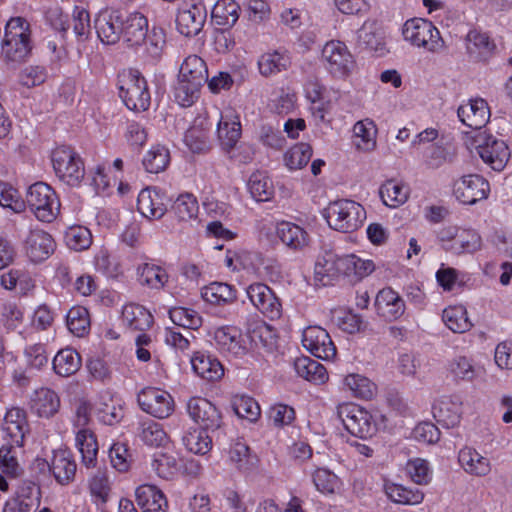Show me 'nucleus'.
Listing matches in <instances>:
<instances>
[{"mask_svg":"<svg viewBox=\"0 0 512 512\" xmlns=\"http://www.w3.org/2000/svg\"><path fill=\"white\" fill-rule=\"evenodd\" d=\"M312 147L307 143H298L284 154L285 165L290 170L301 169L312 157Z\"/></svg>","mask_w":512,"mask_h":512,"instance_id":"13d9d810","label":"nucleus"},{"mask_svg":"<svg viewBox=\"0 0 512 512\" xmlns=\"http://www.w3.org/2000/svg\"><path fill=\"white\" fill-rule=\"evenodd\" d=\"M467 52L474 61H487L494 53L496 45L486 33L472 30L467 34Z\"/></svg>","mask_w":512,"mask_h":512,"instance_id":"c85d7f7f","label":"nucleus"},{"mask_svg":"<svg viewBox=\"0 0 512 512\" xmlns=\"http://www.w3.org/2000/svg\"><path fill=\"white\" fill-rule=\"evenodd\" d=\"M202 298L214 305H224L236 300V290L233 286L223 282H213L201 290Z\"/></svg>","mask_w":512,"mask_h":512,"instance_id":"4c0bfd02","label":"nucleus"},{"mask_svg":"<svg viewBox=\"0 0 512 512\" xmlns=\"http://www.w3.org/2000/svg\"><path fill=\"white\" fill-rule=\"evenodd\" d=\"M462 404L459 395L443 397L433 406L434 417L447 428L454 427L460 422Z\"/></svg>","mask_w":512,"mask_h":512,"instance_id":"b1692460","label":"nucleus"},{"mask_svg":"<svg viewBox=\"0 0 512 512\" xmlns=\"http://www.w3.org/2000/svg\"><path fill=\"white\" fill-rule=\"evenodd\" d=\"M32 409L40 417L49 418L58 412L60 407V399L58 395L49 388H41L36 390L31 398Z\"/></svg>","mask_w":512,"mask_h":512,"instance_id":"f704fd0d","label":"nucleus"},{"mask_svg":"<svg viewBox=\"0 0 512 512\" xmlns=\"http://www.w3.org/2000/svg\"><path fill=\"white\" fill-rule=\"evenodd\" d=\"M247 296L252 304L271 320L278 319L281 316V302L266 284L253 283L249 285Z\"/></svg>","mask_w":512,"mask_h":512,"instance_id":"4468645a","label":"nucleus"},{"mask_svg":"<svg viewBox=\"0 0 512 512\" xmlns=\"http://www.w3.org/2000/svg\"><path fill=\"white\" fill-rule=\"evenodd\" d=\"M403 37L411 44L424 47L428 51L435 52L443 47V40L439 30L431 21L414 18L407 20L403 26Z\"/></svg>","mask_w":512,"mask_h":512,"instance_id":"0eeeda50","label":"nucleus"},{"mask_svg":"<svg viewBox=\"0 0 512 512\" xmlns=\"http://www.w3.org/2000/svg\"><path fill=\"white\" fill-rule=\"evenodd\" d=\"M208 80L206 63L197 55L185 58L180 66L174 86V98L182 107H190L200 95V89Z\"/></svg>","mask_w":512,"mask_h":512,"instance_id":"f257e3e1","label":"nucleus"},{"mask_svg":"<svg viewBox=\"0 0 512 512\" xmlns=\"http://www.w3.org/2000/svg\"><path fill=\"white\" fill-rule=\"evenodd\" d=\"M138 436L149 446L159 447L166 443L167 434L160 423L146 419L139 422Z\"/></svg>","mask_w":512,"mask_h":512,"instance_id":"de8ad7c7","label":"nucleus"},{"mask_svg":"<svg viewBox=\"0 0 512 512\" xmlns=\"http://www.w3.org/2000/svg\"><path fill=\"white\" fill-rule=\"evenodd\" d=\"M194 372L207 381H217L224 375L220 361L212 355L197 352L191 359Z\"/></svg>","mask_w":512,"mask_h":512,"instance_id":"c756f323","label":"nucleus"},{"mask_svg":"<svg viewBox=\"0 0 512 512\" xmlns=\"http://www.w3.org/2000/svg\"><path fill=\"white\" fill-rule=\"evenodd\" d=\"M298 376L315 383H323L328 378L325 367L309 357H299L294 361Z\"/></svg>","mask_w":512,"mask_h":512,"instance_id":"ea45409f","label":"nucleus"},{"mask_svg":"<svg viewBox=\"0 0 512 512\" xmlns=\"http://www.w3.org/2000/svg\"><path fill=\"white\" fill-rule=\"evenodd\" d=\"M322 58L327 70L335 77L347 76L354 67L353 56L341 41L327 42L322 49Z\"/></svg>","mask_w":512,"mask_h":512,"instance_id":"9b49d317","label":"nucleus"},{"mask_svg":"<svg viewBox=\"0 0 512 512\" xmlns=\"http://www.w3.org/2000/svg\"><path fill=\"white\" fill-rule=\"evenodd\" d=\"M122 37L129 46L141 45L147 37L148 20L139 13L133 12L123 17Z\"/></svg>","mask_w":512,"mask_h":512,"instance_id":"393cba45","label":"nucleus"},{"mask_svg":"<svg viewBox=\"0 0 512 512\" xmlns=\"http://www.w3.org/2000/svg\"><path fill=\"white\" fill-rule=\"evenodd\" d=\"M240 6L234 0H218L212 9V18L216 24L231 28L239 19Z\"/></svg>","mask_w":512,"mask_h":512,"instance_id":"a19ab883","label":"nucleus"},{"mask_svg":"<svg viewBox=\"0 0 512 512\" xmlns=\"http://www.w3.org/2000/svg\"><path fill=\"white\" fill-rule=\"evenodd\" d=\"M26 203L42 222H52L60 212L61 204L56 192L44 182H36L28 188Z\"/></svg>","mask_w":512,"mask_h":512,"instance_id":"7ed1b4c3","label":"nucleus"},{"mask_svg":"<svg viewBox=\"0 0 512 512\" xmlns=\"http://www.w3.org/2000/svg\"><path fill=\"white\" fill-rule=\"evenodd\" d=\"M291 61L286 51L275 50L264 53L258 60L259 72L262 76L269 77L285 71Z\"/></svg>","mask_w":512,"mask_h":512,"instance_id":"72a5a7b5","label":"nucleus"},{"mask_svg":"<svg viewBox=\"0 0 512 512\" xmlns=\"http://www.w3.org/2000/svg\"><path fill=\"white\" fill-rule=\"evenodd\" d=\"M170 162L169 150L162 146H153L144 156L142 164L149 173H160L164 171Z\"/></svg>","mask_w":512,"mask_h":512,"instance_id":"3c124183","label":"nucleus"},{"mask_svg":"<svg viewBox=\"0 0 512 512\" xmlns=\"http://www.w3.org/2000/svg\"><path fill=\"white\" fill-rule=\"evenodd\" d=\"M248 189L256 201H268L274 193L271 180L263 172H255L250 176Z\"/></svg>","mask_w":512,"mask_h":512,"instance_id":"5fc2aeb1","label":"nucleus"},{"mask_svg":"<svg viewBox=\"0 0 512 512\" xmlns=\"http://www.w3.org/2000/svg\"><path fill=\"white\" fill-rule=\"evenodd\" d=\"M44 464L49 467V470L59 484L67 485L74 480L77 464L69 451H55L51 462H44Z\"/></svg>","mask_w":512,"mask_h":512,"instance_id":"5701e85b","label":"nucleus"},{"mask_svg":"<svg viewBox=\"0 0 512 512\" xmlns=\"http://www.w3.org/2000/svg\"><path fill=\"white\" fill-rule=\"evenodd\" d=\"M20 447L12 441H7L0 447V470L6 477L16 479L24 473L18 460Z\"/></svg>","mask_w":512,"mask_h":512,"instance_id":"473e14b6","label":"nucleus"},{"mask_svg":"<svg viewBox=\"0 0 512 512\" xmlns=\"http://www.w3.org/2000/svg\"><path fill=\"white\" fill-rule=\"evenodd\" d=\"M123 323L133 331L144 332L153 324L152 314L142 305L130 303L123 307Z\"/></svg>","mask_w":512,"mask_h":512,"instance_id":"7c9ffc66","label":"nucleus"},{"mask_svg":"<svg viewBox=\"0 0 512 512\" xmlns=\"http://www.w3.org/2000/svg\"><path fill=\"white\" fill-rule=\"evenodd\" d=\"M52 236L40 229L30 230L25 240V252L34 263L42 262L50 257L55 250Z\"/></svg>","mask_w":512,"mask_h":512,"instance_id":"f3484780","label":"nucleus"},{"mask_svg":"<svg viewBox=\"0 0 512 512\" xmlns=\"http://www.w3.org/2000/svg\"><path fill=\"white\" fill-rule=\"evenodd\" d=\"M208 432L201 428L187 431L182 437V442L188 451L204 455L210 451L212 445V437L207 434Z\"/></svg>","mask_w":512,"mask_h":512,"instance_id":"8fccbe9b","label":"nucleus"},{"mask_svg":"<svg viewBox=\"0 0 512 512\" xmlns=\"http://www.w3.org/2000/svg\"><path fill=\"white\" fill-rule=\"evenodd\" d=\"M65 242L70 249L83 251L92 244V235L84 226H72L65 233Z\"/></svg>","mask_w":512,"mask_h":512,"instance_id":"680f3d73","label":"nucleus"},{"mask_svg":"<svg viewBox=\"0 0 512 512\" xmlns=\"http://www.w3.org/2000/svg\"><path fill=\"white\" fill-rule=\"evenodd\" d=\"M205 20V7L202 4H192L188 8L179 10L176 17V25L182 35L192 37L201 31Z\"/></svg>","mask_w":512,"mask_h":512,"instance_id":"aec40b11","label":"nucleus"},{"mask_svg":"<svg viewBox=\"0 0 512 512\" xmlns=\"http://www.w3.org/2000/svg\"><path fill=\"white\" fill-rule=\"evenodd\" d=\"M385 493L391 501L404 505L420 504L424 499V493L419 489L412 490L397 484L386 485Z\"/></svg>","mask_w":512,"mask_h":512,"instance_id":"09e8293b","label":"nucleus"},{"mask_svg":"<svg viewBox=\"0 0 512 512\" xmlns=\"http://www.w3.org/2000/svg\"><path fill=\"white\" fill-rule=\"evenodd\" d=\"M198 209L196 198L190 193H185L178 196L174 201L170 213L179 221H188L197 216Z\"/></svg>","mask_w":512,"mask_h":512,"instance_id":"6e6d98bb","label":"nucleus"},{"mask_svg":"<svg viewBox=\"0 0 512 512\" xmlns=\"http://www.w3.org/2000/svg\"><path fill=\"white\" fill-rule=\"evenodd\" d=\"M66 325L75 336H84L90 328L88 310L83 306L72 307L66 315Z\"/></svg>","mask_w":512,"mask_h":512,"instance_id":"864d4df0","label":"nucleus"},{"mask_svg":"<svg viewBox=\"0 0 512 512\" xmlns=\"http://www.w3.org/2000/svg\"><path fill=\"white\" fill-rule=\"evenodd\" d=\"M31 51V42L22 39L10 40L3 39L2 53L5 60L11 62H21L29 55Z\"/></svg>","mask_w":512,"mask_h":512,"instance_id":"69168bd1","label":"nucleus"},{"mask_svg":"<svg viewBox=\"0 0 512 512\" xmlns=\"http://www.w3.org/2000/svg\"><path fill=\"white\" fill-rule=\"evenodd\" d=\"M218 348L234 357H242L247 353V347L241 332L233 326H223L214 333Z\"/></svg>","mask_w":512,"mask_h":512,"instance_id":"4be33fe9","label":"nucleus"},{"mask_svg":"<svg viewBox=\"0 0 512 512\" xmlns=\"http://www.w3.org/2000/svg\"><path fill=\"white\" fill-rule=\"evenodd\" d=\"M138 281L152 289H162L168 281L166 271L155 264L144 263L137 269Z\"/></svg>","mask_w":512,"mask_h":512,"instance_id":"c03bdc74","label":"nucleus"},{"mask_svg":"<svg viewBox=\"0 0 512 512\" xmlns=\"http://www.w3.org/2000/svg\"><path fill=\"white\" fill-rule=\"evenodd\" d=\"M73 32L78 42H85L91 35V21L89 12L80 6L73 10Z\"/></svg>","mask_w":512,"mask_h":512,"instance_id":"338daca9","label":"nucleus"},{"mask_svg":"<svg viewBox=\"0 0 512 512\" xmlns=\"http://www.w3.org/2000/svg\"><path fill=\"white\" fill-rule=\"evenodd\" d=\"M28 423L26 412L18 407L9 409L4 417L3 431L16 446H22Z\"/></svg>","mask_w":512,"mask_h":512,"instance_id":"cd10ccee","label":"nucleus"},{"mask_svg":"<svg viewBox=\"0 0 512 512\" xmlns=\"http://www.w3.org/2000/svg\"><path fill=\"white\" fill-rule=\"evenodd\" d=\"M123 17L117 10L103 9L94 19V28L98 38L104 44L117 43L122 35Z\"/></svg>","mask_w":512,"mask_h":512,"instance_id":"dca6fc26","label":"nucleus"},{"mask_svg":"<svg viewBox=\"0 0 512 512\" xmlns=\"http://www.w3.org/2000/svg\"><path fill=\"white\" fill-rule=\"evenodd\" d=\"M344 276L355 277L357 280L371 274L375 265L372 260H364L354 254L343 255Z\"/></svg>","mask_w":512,"mask_h":512,"instance_id":"4d7b16f0","label":"nucleus"},{"mask_svg":"<svg viewBox=\"0 0 512 512\" xmlns=\"http://www.w3.org/2000/svg\"><path fill=\"white\" fill-rule=\"evenodd\" d=\"M375 307L378 315L386 321L399 319L406 309L404 300L391 288H384L378 292Z\"/></svg>","mask_w":512,"mask_h":512,"instance_id":"412c9836","label":"nucleus"},{"mask_svg":"<svg viewBox=\"0 0 512 512\" xmlns=\"http://www.w3.org/2000/svg\"><path fill=\"white\" fill-rule=\"evenodd\" d=\"M276 234L286 247L294 251L304 250L311 240L303 227L288 221H282L277 225Z\"/></svg>","mask_w":512,"mask_h":512,"instance_id":"a878e982","label":"nucleus"},{"mask_svg":"<svg viewBox=\"0 0 512 512\" xmlns=\"http://www.w3.org/2000/svg\"><path fill=\"white\" fill-rule=\"evenodd\" d=\"M481 247V238L470 229H459L455 241L450 245H444L447 251L454 254L473 253Z\"/></svg>","mask_w":512,"mask_h":512,"instance_id":"37998d69","label":"nucleus"},{"mask_svg":"<svg viewBox=\"0 0 512 512\" xmlns=\"http://www.w3.org/2000/svg\"><path fill=\"white\" fill-rule=\"evenodd\" d=\"M220 144L226 152L235 147L241 137V124L239 120H229L222 116L217 128Z\"/></svg>","mask_w":512,"mask_h":512,"instance_id":"79ce46f5","label":"nucleus"},{"mask_svg":"<svg viewBox=\"0 0 512 512\" xmlns=\"http://www.w3.org/2000/svg\"><path fill=\"white\" fill-rule=\"evenodd\" d=\"M345 386L355 397L370 400L376 393V385L367 377L359 374H349L344 379Z\"/></svg>","mask_w":512,"mask_h":512,"instance_id":"603ef678","label":"nucleus"},{"mask_svg":"<svg viewBox=\"0 0 512 512\" xmlns=\"http://www.w3.org/2000/svg\"><path fill=\"white\" fill-rule=\"evenodd\" d=\"M473 142L482 161L494 171H502L510 158L506 142L486 130L476 132Z\"/></svg>","mask_w":512,"mask_h":512,"instance_id":"39448f33","label":"nucleus"},{"mask_svg":"<svg viewBox=\"0 0 512 512\" xmlns=\"http://www.w3.org/2000/svg\"><path fill=\"white\" fill-rule=\"evenodd\" d=\"M52 164L58 178L70 186L80 184L85 175L84 163L71 147L62 145L52 152Z\"/></svg>","mask_w":512,"mask_h":512,"instance_id":"423d86ee","label":"nucleus"},{"mask_svg":"<svg viewBox=\"0 0 512 512\" xmlns=\"http://www.w3.org/2000/svg\"><path fill=\"white\" fill-rule=\"evenodd\" d=\"M229 457L236 467L241 471H247L256 463V457L251 455L248 445L237 440L229 450Z\"/></svg>","mask_w":512,"mask_h":512,"instance_id":"e2e57ef3","label":"nucleus"},{"mask_svg":"<svg viewBox=\"0 0 512 512\" xmlns=\"http://www.w3.org/2000/svg\"><path fill=\"white\" fill-rule=\"evenodd\" d=\"M53 369L56 374L68 377L75 374L81 367V356L72 348L60 350L53 358Z\"/></svg>","mask_w":512,"mask_h":512,"instance_id":"58836bf2","label":"nucleus"},{"mask_svg":"<svg viewBox=\"0 0 512 512\" xmlns=\"http://www.w3.org/2000/svg\"><path fill=\"white\" fill-rule=\"evenodd\" d=\"M172 322L188 330H196L202 325V317L193 309L174 307L169 310Z\"/></svg>","mask_w":512,"mask_h":512,"instance_id":"bf43d9fd","label":"nucleus"},{"mask_svg":"<svg viewBox=\"0 0 512 512\" xmlns=\"http://www.w3.org/2000/svg\"><path fill=\"white\" fill-rule=\"evenodd\" d=\"M76 446L81 453L82 463L94 467L97 461L98 443L91 429H80L76 432Z\"/></svg>","mask_w":512,"mask_h":512,"instance_id":"c9c22d12","label":"nucleus"},{"mask_svg":"<svg viewBox=\"0 0 512 512\" xmlns=\"http://www.w3.org/2000/svg\"><path fill=\"white\" fill-rule=\"evenodd\" d=\"M137 402L144 412L158 419L168 418L175 408L173 397L167 391L154 387L142 389Z\"/></svg>","mask_w":512,"mask_h":512,"instance_id":"9d476101","label":"nucleus"},{"mask_svg":"<svg viewBox=\"0 0 512 512\" xmlns=\"http://www.w3.org/2000/svg\"><path fill=\"white\" fill-rule=\"evenodd\" d=\"M489 191V182L477 174L463 176L454 184V194L457 200L466 205L486 199Z\"/></svg>","mask_w":512,"mask_h":512,"instance_id":"f8f14e48","label":"nucleus"},{"mask_svg":"<svg viewBox=\"0 0 512 512\" xmlns=\"http://www.w3.org/2000/svg\"><path fill=\"white\" fill-rule=\"evenodd\" d=\"M187 412L202 430L215 433L217 441L221 439L222 415L213 403L202 397H192L187 402Z\"/></svg>","mask_w":512,"mask_h":512,"instance_id":"6e6552de","label":"nucleus"},{"mask_svg":"<svg viewBox=\"0 0 512 512\" xmlns=\"http://www.w3.org/2000/svg\"><path fill=\"white\" fill-rule=\"evenodd\" d=\"M119 96L130 110L145 111L149 108L151 97L147 82L137 71L130 72L121 81Z\"/></svg>","mask_w":512,"mask_h":512,"instance_id":"1a4fd4ad","label":"nucleus"},{"mask_svg":"<svg viewBox=\"0 0 512 512\" xmlns=\"http://www.w3.org/2000/svg\"><path fill=\"white\" fill-rule=\"evenodd\" d=\"M136 501L142 512H166L167 499L156 486L144 484L135 491Z\"/></svg>","mask_w":512,"mask_h":512,"instance_id":"bb28decb","label":"nucleus"},{"mask_svg":"<svg viewBox=\"0 0 512 512\" xmlns=\"http://www.w3.org/2000/svg\"><path fill=\"white\" fill-rule=\"evenodd\" d=\"M303 347L313 356L330 360L336 356V347L329 333L320 326H309L303 331Z\"/></svg>","mask_w":512,"mask_h":512,"instance_id":"ddd939ff","label":"nucleus"},{"mask_svg":"<svg viewBox=\"0 0 512 512\" xmlns=\"http://www.w3.org/2000/svg\"><path fill=\"white\" fill-rule=\"evenodd\" d=\"M458 461L466 472L477 476H484L491 469L489 460L469 447L460 450Z\"/></svg>","mask_w":512,"mask_h":512,"instance_id":"e433bc0d","label":"nucleus"},{"mask_svg":"<svg viewBox=\"0 0 512 512\" xmlns=\"http://www.w3.org/2000/svg\"><path fill=\"white\" fill-rule=\"evenodd\" d=\"M137 209L148 219L162 218L167 211L165 194L156 187L142 189L137 198Z\"/></svg>","mask_w":512,"mask_h":512,"instance_id":"a211bd4d","label":"nucleus"},{"mask_svg":"<svg viewBox=\"0 0 512 512\" xmlns=\"http://www.w3.org/2000/svg\"><path fill=\"white\" fill-rule=\"evenodd\" d=\"M442 320L454 333H465L472 327L464 306H450L443 310Z\"/></svg>","mask_w":512,"mask_h":512,"instance_id":"a18cd8bd","label":"nucleus"},{"mask_svg":"<svg viewBox=\"0 0 512 512\" xmlns=\"http://www.w3.org/2000/svg\"><path fill=\"white\" fill-rule=\"evenodd\" d=\"M379 193L383 203L389 207H397L406 202L408 198L407 189L392 180L383 184L380 187Z\"/></svg>","mask_w":512,"mask_h":512,"instance_id":"052dcab7","label":"nucleus"},{"mask_svg":"<svg viewBox=\"0 0 512 512\" xmlns=\"http://www.w3.org/2000/svg\"><path fill=\"white\" fill-rule=\"evenodd\" d=\"M337 416L345 429L355 437L367 439L377 432V425L372 415L357 404H339Z\"/></svg>","mask_w":512,"mask_h":512,"instance_id":"20e7f679","label":"nucleus"},{"mask_svg":"<svg viewBox=\"0 0 512 512\" xmlns=\"http://www.w3.org/2000/svg\"><path fill=\"white\" fill-rule=\"evenodd\" d=\"M186 146L193 153H204L210 149L207 131L200 127H191L184 135Z\"/></svg>","mask_w":512,"mask_h":512,"instance_id":"774afa93","label":"nucleus"},{"mask_svg":"<svg viewBox=\"0 0 512 512\" xmlns=\"http://www.w3.org/2000/svg\"><path fill=\"white\" fill-rule=\"evenodd\" d=\"M365 217L364 208L359 203L348 199L331 202L325 210V218L329 226L344 233L357 230Z\"/></svg>","mask_w":512,"mask_h":512,"instance_id":"f03ea898","label":"nucleus"},{"mask_svg":"<svg viewBox=\"0 0 512 512\" xmlns=\"http://www.w3.org/2000/svg\"><path fill=\"white\" fill-rule=\"evenodd\" d=\"M457 115L463 124L479 132L489 121L490 110L484 99L477 98L461 105Z\"/></svg>","mask_w":512,"mask_h":512,"instance_id":"6ab92c4d","label":"nucleus"},{"mask_svg":"<svg viewBox=\"0 0 512 512\" xmlns=\"http://www.w3.org/2000/svg\"><path fill=\"white\" fill-rule=\"evenodd\" d=\"M357 45L361 50L378 52L380 55L385 50L382 32L374 22H364L357 31Z\"/></svg>","mask_w":512,"mask_h":512,"instance_id":"2f4dec72","label":"nucleus"},{"mask_svg":"<svg viewBox=\"0 0 512 512\" xmlns=\"http://www.w3.org/2000/svg\"><path fill=\"white\" fill-rule=\"evenodd\" d=\"M341 275H344L343 256L332 250L323 251L315 263V282L321 286H329Z\"/></svg>","mask_w":512,"mask_h":512,"instance_id":"2eb2a0df","label":"nucleus"},{"mask_svg":"<svg viewBox=\"0 0 512 512\" xmlns=\"http://www.w3.org/2000/svg\"><path fill=\"white\" fill-rule=\"evenodd\" d=\"M455 150L440 145H431L425 152V164L428 168L437 169L445 163H452Z\"/></svg>","mask_w":512,"mask_h":512,"instance_id":"0e129e2a","label":"nucleus"},{"mask_svg":"<svg viewBox=\"0 0 512 512\" xmlns=\"http://www.w3.org/2000/svg\"><path fill=\"white\" fill-rule=\"evenodd\" d=\"M250 341L256 348H263L267 352H272L277 345V337L274 329L264 322L256 323L248 331Z\"/></svg>","mask_w":512,"mask_h":512,"instance_id":"49530a36","label":"nucleus"}]
</instances>
